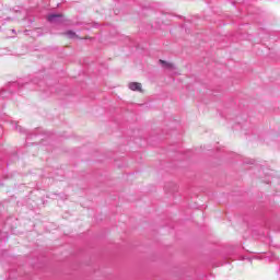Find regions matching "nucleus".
I'll return each instance as SVG.
<instances>
[{
    "mask_svg": "<svg viewBox=\"0 0 280 280\" xmlns=\"http://www.w3.org/2000/svg\"><path fill=\"white\" fill-rule=\"evenodd\" d=\"M23 86H25V83L19 81V82H12L9 85V91L2 90L0 92V97H2L3 100H5V97L10 96V93H14V91L23 89Z\"/></svg>",
    "mask_w": 280,
    "mask_h": 280,
    "instance_id": "nucleus-1",
    "label": "nucleus"
},
{
    "mask_svg": "<svg viewBox=\"0 0 280 280\" xmlns=\"http://www.w3.org/2000/svg\"><path fill=\"white\" fill-rule=\"evenodd\" d=\"M48 23H62L65 15L62 13H51L47 16Z\"/></svg>",
    "mask_w": 280,
    "mask_h": 280,
    "instance_id": "nucleus-2",
    "label": "nucleus"
},
{
    "mask_svg": "<svg viewBox=\"0 0 280 280\" xmlns=\"http://www.w3.org/2000/svg\"><path fill=\"white\" fill-rule=\"evenodd\" d=\"M159 62L163 69H167V71H176V66H174V63L167 62L163 59H160Z\"/></svg>",
    "mask_w": 280,
    "mask_h": 280,
    "instance_id": "nucleus-3",
    "label": "nucleus"
},
{
    "mask_svg": "<svg viewBox=\"0 0 280 280\" xmlns=\"http://www.w3.org/2000/svg\"><path fill=\"white\" fill-rule=\"evenodd\" d=\"M128 86H129L130 91H138L139 93H141V91H143L141 83H139V82H130L128 84Z\"/></svg>",
    "mask_w": 280,
    "mask_h": 280,
    "instance_id": "nucleus-4",
    "label": "nucleus"
},
{
    "mask_svg": "<svg viewBox=\"0 0 280 280\" xmlns=\"http://www.w3.org/2000/svg\"><path fill=\"white\" fill-rule=\"evenodd\" d=\"M66 36H68V38H78V35L73 31L66 32Z\"/></svg>",
    "mask_w": 280,
    "mask_h": 280,
    "instance_id": "nucleus-5",
    "label": "nucleus"
},
{
    "mask_svg": "<svg viewBox=\"0 0 280 280\" xmlns=\"http://www.w3.org/2000/svg\"><path fill=\"white\" fill-rule=\"evenodd\" d=\"M35 84H37L39 86V89H43V86H45V81L40 80L39 82L34 81Z\"/></svg>",
    "mask_w": 280,
    "mask_h": 280,
    "instance_id": "nucleus-6",
    "label": "nucleus"
},
{
    "mask_svg": "<svg viewBox=\"0 0 280 280\" xmlns=\"http://www.w3.org/2000/svg\"><path fill=\"white\" fill-rule=\"evenodd\" d=\"M19 131H20V132H23V128L19 127Z\"/></svg>",
    "mask_w": 280,
    "mask_h": 280,
    "instance_id": "nucleus-7",
    "label": "nucleus"
},
{
    "mask_svg": "<svg viewBox=\"0 0 280 280\" xmlns=\"http://www.w3.org/2000/svg\"><path fill=\"white\" fill-rule=\"evenodd\" d=\"M40 91H47V90H45V89H40Z\"/></svg>",
    "mask_w": 280,
    "mask_h": 280,
    "instance_id": "nucleus-8",
    "label": "nucleus"
}]
</instances>
